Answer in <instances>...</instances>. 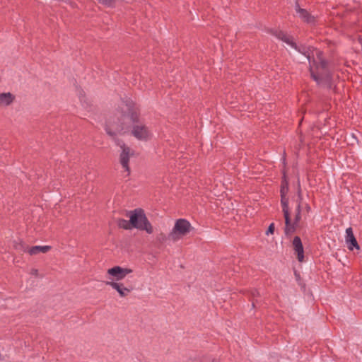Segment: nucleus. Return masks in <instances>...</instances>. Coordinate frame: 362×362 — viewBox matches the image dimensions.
Returning a JSON list of instances; mask_svg holds the SVG:
<instances>
[{"label": "nucleus", "instance_id": "f257e3e1", "mask_svg": "<svg viewBox=\"0 0 362 362\" xmlns=\"http://www.w3.org/2000/svg\"><path fill=\"white\" fill-rule=\"evenodd\" d=\"M139 115L136 108L132 105H125L110 117L106 123V132L111 136L122 134L129 130L132 125V134L140 141H148L152 139L151 130L144 123L139 122Z\"/></svg>", "mask_w": 362, "mask_h": 362}, {"label": "nucleus", "instance_id": "f03ea898", "mask_svg": "<svg viewBox=\"0 0 362 362\" xmlns=\"http://www.w3.org/2000/svg\"><path fill=\"white\" fill-rule=\"evenodd\" d=\"M330 61L326 59L324 52L316 48L309 71L311 78L318 84L331 88L332 74L329 70Z\"/></svg>", "mask_w": 362, "mask_h": 362}, {"label": "nucleus", "instance_id": "7ed1b4c3", "mask_svg": "<svg viewBox=\"0 0 362 362\" xmlns=\"http://www.w3.org/2000/svg\"><path fill=\"white\" fill-rule=\"evenodd\" d=\"M127 216L130 219L132 229L145 230L149 234L153 233V227L142 209H136L129 211L127 213Z\"/></svg>", "mask_w": 362, "mask_h": 362}, {"label": "nucleus", "instance_id": "20e7f679", "mask_svg": "<svg viewBox=\"0 0 362 362\" xmlns=\"http://www.w3.org/2000/svg\"><path fill=\"white\" fill-rule=\"evenodd\" d=\"M193 229L191 223L186 219L180 218L176 221L174 227L168 235V238L177 242L187 235Z\"/></svg>", "mask_w": 362, "mask_h": 362}, {"label": "nucleus", "instance_id": "39448f33", "mask_svg": "<svg viewBox=\"0 0 362 362\" xmlns=\"http://www.w3.org/2000/svg\"><path fill=\"white\" fill-rule=\"evenodd\" d=\"M281 206L285 220L284 233L286 236H290L296 230L298 224L301 220V214H299V213H296L293 221L291 222L288 203Z\"/></svg>", "mask_w": 362, "mask_h": 362}, {"label": "nucleus", "instance_id": "423d86ee", "mask_svg": "<svg viewBox=\"0 0 362 362\" xmlns=\"http://www.w3.org/2000/svg\"><path fill=\"white\" fill-rule=\"evenodd\" d=\"M132 272L133 270L130 268L115 266L107 270V278L108 281L119 282Z\"/></svg>", "mask_w": 362, "mask_h": 362}, {"label": "nucleus", "instance_id": "0eeeda50", "mask_svg": "<svg viewBox=\"0 0 362 362\" xmlns=\"http://www.w3.org/2000/svg\"><path fill=\"white\" fill-rule=\"evenodd\" d=\"M289 183L288 178L287 176V168L286 165H284V168L282 170V177L281 181L280 186V194H281V204L284 205L285 204L288 203V197H287V194L289 189Z\"/></svg>", "mask_w": 362, "mask_h": 362}, {"label": "nucleus", "instance_id": "6e6552de", "mask_svg": "<svg viewBox=\"0 0 362 362\" xmlns=\"http://www.w3.org/2000/svg\"><path fill=\"white\" fill-rule=\"evenodd\" d=\"M105 284L110 286L111 288L117 291L119 297L125 298L127 297L133 290V287L132 286H126L124 283L122 282H116L113 281H107Z\"/></svg>", "mask_w": 362, "mask_h": 362}, {"label": "nucleus", "instance_id": "1a4fd4ad", "mask_svg": "<svg viewBox=\"0 0 362 362\" xmlns=\"http://www.w3.org/2000/svg\"><path fill=\"white\" fill-rule=\"evenodd\" d=\"M120 146L121 153H120V163L122 167L128 172L129 171V160L130 157L133 155V151L125 144H122Z\"/></svg>", "mask_w": 362, "mask_h": 362}, {"label": "nucleus", "instance_id": "9d476101", "mask_svg": "<svg viewBox=\"0 0 362 362\" xmlns=\"http://www.w3.org/2000/svg\"><path fill=\"white\" fill-rule=\"evenodd\" d=\"M292 245L293 250L297 254V259L300 262H303L305 261L304 256V248L301 241V239L299 236H295L293 241Z\"/></svg>", "mask_w": 362, "mask_h": 362}, {"label": "nucleus", "instance_id": "9b49d317", "mask_svg": "<svg viewBox=\"0 0 362 362\" xmlns=\"http://www.w3.org/2000/svg\"><path fill=\"white\" fill-rule=\"evenodd\" d=\"M272 34L276 36L278 39L282 40L283 42L290 45L294 49H298V45L293 40V37L288 35L283 30H275L272 32Z\"/></svg>", "mask_w": 362, "mask_h": 362}, {"label": "nucleus", "instance_id": "f8f14e48", "mask_svg": "<svg viewBox=\"0 0 362 362\" xmlns=\"http://www.w3.org/2000/svg\"><path fill=\"white\" fill-rule=\"evenodd\" d=\"M346 241L348 243V248L350 250H353L354 247H355L357 250L360 249V245H358L354 235L353 233L352 228H348L346 230Z\"/></svg>", "mask_w": 362, "mask_h": 362}, {"label": "nucleus", "instance_id": "ddd939ff", "mask_svg": "<svg viewBox=\"0 0 362 362\" xmlns=\"http://www.w3.org/2000/svg\"><path fill=\"white\" fill-rule=\"evenodd\" d=\"M296 11L300 14V18L305 23L313 24L316 23L315 18L306 9L300 8L298 2H296Z\"/></svg>", "mask_w": 362, "mask_h": 362}, {"label": "nucleus", "instance_id": "4468645a", "mask_svg": "<svg viewBox=\"0 0 362 362\" xmlns=\"http://www.w3.org/2000/svg\"><path fill=\"white\" fill-rule=\"evenodd\" d=\"M317 47H315L313 46H308V47H303L301 49L300 47H298V49H295L298 52H300L303 54L306 59L308 60L310 64H311V61L314 58L315 52Z\"/></svg>", "mask_w": 362, "mask_h": 362}, {"label": "nucleus", "instance_id": "2eb2a0df", "mask_svg": "<svg viewBox=\"0 0 362 362\" xmlns=\"http://www.w3.org/2000/svg\"><path fill=\"white\" fill-rule=\"evenodd\" d=\"M15 100V95L11 93H3L0 94V106H8Z\"/></svg>", "mask_w": 362, "mask_h": 362}, {"label": "nucleus", "instance_id": "dca6fc26", "mask_svg": "<svg viewBox=\"0 0 362 362\" xmlns=\"http://www.w3.org/2000/svg\"><path fill=\"white\" fill-rule=\"evenodd\" d=\"M51 249L50 246L45 245V246H34L28 250V252L30 255H35L39 253H46L49 251Z\"/></svg>", "mask_w": 362, "mask_h": 362}, {"label": "nucleus", "instance_id": "f3484780", "mask_svg": "<svg viewBox=\"0 0 362 362\" xmlns=\"http://www.w3.org/2000/svg\"><path fill=\"white\" fill-rule=\"evenodd\" d=\"M297 207L296 210V213H299V214H301V204H302V200H303V196H302V192L300 188V182H298V190H297Z\"/></svg>", "mask_w": 362, "mask_h": 362}, {"label": "nucleus", "instance_id": "a211bd4d", "mask_svg": "<svg viewBox=\"0 0 362 362\" xmlns=\"http://www.w3.org/2000/svg\"><path fill=\"white\" fill-rule=\"evenodd\" d=\"M117 226L121 228H123L125 230H131L132 229L130 219L129 221H127V220H125L123 218H119L117 221Z\"/></svg>", "mask_w": 362, "mask_h": 362}, {"label": "nucleus", "instance_id": "6ab92c4d", "mask_svg": "<svg viewBox=\"0 0 362 362\" xmlns=\"http://www.w3.org/2000/svg\"><path fill=\"white\" fill-rule=\"evenodd\" d=\"M324 42L327 45V46L331 49L330 50V55L332 57L334 56V54H335L336 52V43L332 42V40H328V39H326Z\"/></svg>", "mask_w": 362, "mask_h": 362}, {"label": "nucleus", "instance_id": "aec40b11", "mask_svg": "<svg viewBox=\"0 0 362 362\" xmlns=\"http://www.w3.org/2000/svg\"><path fill=\"white\" fill-rule=\"evenodd\" d=\"M274 230H275V226H274V223H272L268 228H267V230L266 231V234L268 235L269 234H274Z\"/></svg>", "mask_w": 362, "mask_h": 362}, {"label": "nucleus", "instance_id": "412c9836", "mask_svg": "<svg viewBox=\"0 0 362 362\" xmlns=\"http://www.w3.org/2000/svg\"><path fill=\"white\" fill-rule=\"evenodd\" d=\"M305 211H306V213H307V214H309V213L310 212V211H311V207H310V204H306L305 205Z\"/></svg>", "mask_w": 362, "mask_h": 362}, {"label": "nucleus", "instance_id": "4be33fe9", "mask_svg": "<svg viewBox=\"0 0 362 362\" xmlns=\"http://www.w3.org/2000/svg\"><path fill=\"white\" fill-rule=\"evenodd\" d=\"M30 273L32 275L37 276L38 274V271L37 269H33Z\"/></svg>", "mask_w": 362, "mask_h": 362}, {"label": "nucleus", "instance_id": "5701e85b", "mask_svg": "<svg viewBox=\"0 0 362 362\" xmlns=\"http://www.w3.org/2000/svg\"><path fill=\"white\" fill-rule=\"evenodd\" d=\"M357 40L359 43H361L362 45V36L361 35H358L357 37Z\"/></svg>", "mask_w": 362, "mask_h": 362}, {"label": "nucleus", "instance_id": "b1692460", "mask_svg": "<svg viewBox=\"0 0 362 362\" xmlns=\"http://www.w3.org/2000/svg\"><path fill=\"white\" fill-rule=\"evenodd\" d=\"M252 307H253V308H255V303H254V302H252Z\"/></svg>", "mask_w": 362, "mask_h": 362}]
</instances>
